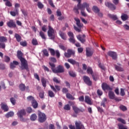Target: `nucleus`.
I'll list each match as a JSON object with an SVG mask.
<instances>
[{"label": "nucleus", "mask_w": 129, "mask_h": 129, "mask_svg": "<svg viewBox=\"0 0 129 129\" xmlns=\"http://www.w3.org/2000/svg\"><path fill=\"white\" fill-rule=\"evenodd\" d=\"M89 6V4L86 2H85L80 5L78 4L77 6L74 8V12L78 15V14H79V11H78V10H81V15H83V17H86L87 14H86L85 12H84V11H85V9H86L88 13H91V9H90Z\"/></svg>", "instance_id": "nucleus-1"}, {"label": "nucleus", "mask_w": 129, "mask_h": 129, "mask_svg": "<svg viewBox=\"0 0 129 129\" xmlns=\"http://www.w3.org/2000/svg\"><path fill=\"white\" fill-rule=\"evenodd\" d=\"M102 88L103 90H109V98L110 99H113V92L111 91L112 90V89L109 87L107 84L105 83H103L102 84Z\"/></svg>", "instance_id": "nucleus-2"}, {"label": "nucleus", "mask_w": 129, "mask_h": 129, "mask_svg": "<svg viewBox=\"0 0 129 129\" xmlns=\"http://www.w3.org/2000/svg\"><path fill=\"white\" fill-rule=\"evenodd\" d=\"M49 65L51 66V70L54 73H62V72H64V68L61 66H58L56 70L55 69V64L54 63L49 62Z\"/></svg>", "instance_id": "nucleus-3"}, {"label": "nucleus", "mask_w": 129, "mask_h": 129, "mask_svg": "<svg viewBox=\"0 0 129 129\" xmlns=\"http://www.w3.org/2000/svg\"><path fill=\"white\" fill-rule=\"evenodd\" d=\"M75 126L73 125L72 124L69 125V127L70 129H85L84 125L80 121L75 122Z\"/></svg>", "instance_id": "nucleus-4"}, {"label": "nucleus", "mask_w": 129, "mask_h": 129, "mask_svg": "<svg viewBox=\"0 0 129 129\" xmlns=\"http://www.w3.org/2000/svg\"><path fill=\"white\" fill-rule=\"evenodd\" d=\"M47 34L51 40H54V39H55V30H54V29H53L50 25L48 26Z\"/></svg>", "instance_id": "nucleus-5"}, {"label": "nucleus", "mask_w": 129, "mask_h": 129, "mask_svg": "<svg viewBox=\"0 0 129 129\" xmlns=\"http://www.w3.org/2000/svg\"><path fill=\"white\" fill-rule=\"evenodd\" d=\"M75 20L76 22L77 26L80 28H78L76 26H74V29L75 30L77 31V32H80L81 31V28H82V27H83V24L80 23V20L78 18H75Z\"/></svg>", "instance_id": "nucleus-6"}, {"label": "nucleus", "mask_w": 129, "mask_h": 129, "mask_svg": "<svg viewBox=\"0 0 129 129\" xmlns=\"http://www.w3.org/2000/svg\"><path fill=\"white\" fill-rule=\"evenodd\" d=\"M20 62L21 63V69L22 70H24V69H26V70H29V67L28 66V61L25 60V58L21 59L20 60Z\"/></svg>", "instance_id": "nucleus-7"}, {"label": "nucleus", "mask_w": 129, "mask_h": 129, "mask_svg": "<svg viewBox=\"0 0 129 129\" xmlns=\"http://www.w3.org/2000/svg\"><path fill=\"white\" fill-rule=\"evenodd\" d=\"M47 118L46 117V115L40 111H38V121L39 122H44L46 121Z\"/></svg>", "instance_id": "nucleus-8"}, {"label": "nucleus", "mask_w": 129, "mask_h": 129, "mask_svg": "<svg viewBox=\"0 0 129 129\" xmlns=\"http://www.w3.org/2000/svg\"><path fill=\"white\" fill-rule=\"evenodd\" d=\"M17 115L20 117L21 121H25V119L23 118L24 115H26V111L25 110L22 109L19 111L17 113Z\"/></svg>", "instance_id": "nucleus-9"}, {"label": "nucleus", "mask_w": 129, "mask_h": 129, "mask_svg": "<svg viewBox=\"0 0 129 129\" xmlns=\"http://www.w3.org/2000/svg\"><path fill=\"white\" fill-rule=\"evenodd\" d=\"M83 80L84 82L87 84V85H89V86H90L91 84H92V82L91 81H90V78L88 77V76H84L83 77Z\"/></svg>", "instance_id": "nucleus-10"}, {"label": "nucleus", "mask_w": 129, "mask_h": 129, "mask_svg": "<svg viewBox=\"0 0 129 129\" xmlns=\"http://www.w3.org/2000/svg\"><path fill=\"white\" fill-rule=\"evenodd\" d=\"M68 35L69 37H70L69 41L71 43H73V44H75V39H74V35H73V33L71 32H69L68 33Z\"/></svg>", "instance_id": "nucleus-11"}, {"label": "nucleus", "mask_w": 129, "mask_h": 129, "mask_svg": "<svg viewBox=\"0 0 129 129\" xmlns=\"http://www.w3.org/2000/svg\"><path fill=\"white\" fill-rule=\"evenodd\" d=\"M74 54H75V52L74 51L71 49H68V52L64 53V56L65 57H67V58H69L71 57V55H74Z\"/></svg>", "instance_id": "nucleus-12"}, {"label": "nucleus", "mask_w": 129, "mask_h": 129, "mask_svg": "<svg viewBox=\"0 0 129 129\" xmlns=\"http://www.w3.org/2000/svg\"><path fill=\"white\" fill-rule=\"evenodd\" d=\"M87 72L88 74H91V75H92L93 79L95 81L97 80V79L94 77V75H93V71H92V69L91 67L87 68Z\"/></svg>", "instance_id": "nucleus-13"}, {"label": "nucleus", "mask_w": 129, "mask_h": 129, "mask_svg": "<svg viewBox=\"0 0 129 129\" xmlns=\"http://www.w3.org/2000/svg\"><path fill=\"white\" fill-rule=\"evenodd\" d=\"M58 34L60 37L61 38V39H62V40L67 39V36L66 35V33H64L61 30H59Z\"/></svg>", "instance_id": "nucleus-14"}, {"label": "nucleus", "mask_w": 129, "mask_h": 129, "mask_svg": "<svg viewBox=\"0 0 129 129\" xmlns=\"http://www.w3.org/2000/svg\"><path fill=\"white\" fill-rule=\"evenodd\" d=\"M86 52L87 57H90L93 54V50H92L90 48H87Z\"/></svg>", "instance_id": "nucleus-15"}, {"label": "nucleus", "mask_w": 129, "mask_h": 129, "mask_svg": "<svg viewBox=\"0 0 129 129\" xmlns=\"http://www.w3.org/2000/svg\"><path fill=\"white\" fill-rule=\"evenodd\" d=\"M7 26H8L9 28H16V23L14 22V20H10L8 22Z\"/></svg>", "instance_id": "nucleus-16"}, {"label": "nucleus", "mask_w": 129, "mask_h": 129, "mask_svg": "<svg viewBox=\"0 0 129 129\" xmlns=\"http://www.w3.org/2000/svg\"><path fill=\"white\" fill-rule=\"evenodd\" d=\"M1 105V108L4 111H9V106H8L7 104H6L5 103H2Z\"/></svg>", "instance_id": "nucleus-17"}, {"label": "nucleus", "mask_w": 129, "mask_h": 129, "mask_svg": "<svg viewBox=\"0 0 129 129\" xmlns=\"http://www.w3.org/2000/svg\"><path fill=\"white\" fill-rule=\"evenodd\" d=\"M17 65H19V62L17 61H13V62L10 63V68L11 69H14V68H16V66H17Z\"/></svg>", "instance_id": "nucleus-18"}, {"label": "nucleus", "mask_w": 129, "mask_h": 129, "mask_svg": "<svg viewBox=\"0 0 129 129\" xmlns=\"http://www.w3.org/2000/svg\"><path fill=\"white\" fill-rule=\"evenodd\" d=\"M77 39H78L79 41L81 42V43H84V42H85V35H83V36L78 35L77 36Z\"/></svg>", "instance_id": "nucleus-19"}, {"label": "nucleus", "mask_w": 129, "mask_h": 129, "mask_svg": "<svg viewBox=\"0 0 129 129\" xmlns=\"http://www.w3.org/2000/svg\"><path fill=\"white\" fill-rule=\"evenodd\" d=\"M85 101L88 104H90V105H91L93 103V102L91 101V99H90V98H89V96H85Z\"/></svg>", "instance_id": "nucleus-20"}, {"label": "nucleus", "mask_w": 129, "mask_h": 129, "mask_svg": "<svg viewBox=\"0 0 129 129\" xmlns=\"http://www.w3.org/2000/svg\"><path fill=\"white\" fill-rule=\"evenodd\" d=\"M68 61L73 65H77V66L78 67L79 66V63L76 62V61L73 59H68Z\"/></svg>", "instance_id": "nucleus-21"}, {"label": "nucleus", "mask_w": 129, "mask_h": 129, "mask_svg": "<svg viewBox=\"0 0 129 129\" xmlns=\"http://www.w3.org/2000/svg\"><path fill=\"white\" fill-rule=\"evenodd\" d=\"M10 14L13 17H16L17 15H19V10L18 9H15L14 11H11Z\"/></svg>", "instance_id": "nucleus-22"}, {"label": "nucleus", "mask_w": 129, "mask_h": 129, "mask_svg": "<svg viewBox=\"0 0 129 129\" xmlns=\"http://www.w3.org/2000/svg\"><path fill=\"white\" fill-rule=\"evenodd\" d=\"M121 19L123 21H125L128 19V16L126 14H122L121 16Z\"/></svg>", "instance_id": "nucleus-23"}, {"label": "nucleus", "mask_w": 129, "mask_h": 129, "mask_svg": "<svg viewBox=\"0 0 129 129\" xmlns=\"http://www.w3.org/2000/svg\"><path fill=\"white\" fill-rule=\"evenodd\" d=\"M22 56H23V53H22V51L18 50L17 51V57L18 59L20 60H21V59H24V58L22 57Z\"/></svg>", "instance_id": "nucleus-24"}, {"label": "nucleus", "mask_w": 129, "mask_h": 129, "mask_svg": "<svg viewBox=\"0 0 129 129\" xmlns=\"http://www.w3.org/2000/svg\"><path fill=\"white\" fill-rule=\"evenodd\" d=\"M105 5L109 9H111V8H113V5H112V4L110 3L109 2H105Z\"/></svg>", "instance_id": "nucleus-25"}, {"label": "nucleus", "mask_w": 129, "mask_h": 129, "mask_svg": "<svg viewBox=\"0 0 129 129\" xmlns=\"http://www.w3.org/2000/svg\"><path fill=\"white\" fill-rule=\"evenodd\" d=\"M73 109L75 111V113H79V112L81 111V110L78 108L76 106H73Z\"/></svg>", "instance_id": "nucleus-26"}, {"label": "nucleus", "mask_w": 129, "mask_h": 129, "mask_svg": "<svg viewBox=\"0 0 129 129\" xmlns=\"http://www.w3.org/2000/svg\"><path fill=\"white\" fill-rule=\"evenodd\" d=\"M115 68L117 71H119V72H123V69H122V68H121V67H120V66H116V64H115Z\"/></svg>", "instance_id": "nucleus-27"}, {"label": "nucleus", "mask_w": 129, "mask_h": 129, "mask_svg": "<svg viewBox=\"0 0 129 129\" xmlns=\"http://www.w3.org/2000/svg\"><path fill=\"white\" fill-rule=\"evenodd\" d=\"M19 88L21 91H25L26 90V86L24 84H21L19 85Z\"/></svg>", "instance_id": "nucleus-28"}, {"label": "nucleus", "mask_w": 129, "mask_h": 129, "mask_svg": "<svg viewBox=\"0 0 129 129\" xmlns=\"http://www.w3.org/2000/svg\"><path fill=\"white\" fill-rule=\"evenodd\" d=\"M31 103L34 108H37L38 107V103H37L36 100H34Z\"/></svg>", "instance_id": "nucleus-29"}, {"label": "nucleus", "mask_w": 129, "mask_h": 129, "mask_svg": "<svg viewBox=\"0 0 129 129\" xmlns=\"http://www.w3.org/2000/svg\"><path fill=\"white\" fill-rule=\"evenodd\" d=\"M92 10L94 13H99V9H98V7L96 6H93L92 8Z\"/></svg>", "instance_id": "nucleus-30"}, {"label": "nucleus", "mask_w": 129, "mask_h": 129, "mask_svg": "<svg viewBox=\"0 0 129 129\" xmlns=\"http://www.w3.org/2000/svg\"><path fill=\"white\" fill-rule=\"evenodd\" d=\"M39 36H40V37L42 38V39H43V40H46V36H45V33H44L43 31H40Z\"/></svg>", "instance_id": "nucleus-31"}, {"label": "nucleus", "mask_w": 129, "mask_h": 129, "mask_svg": "<svg viewBox=\"0 0 129 129\" xmlns=\"http://www.w3.org/2000/svg\"><path fill=\"white\" fill-rule=\"evenodd\" d=\"M67 98H68L69 99H71L72 100H74V97L72 96L70 93H67L66 94Z\"/></svg>", "instance_id": "nucleus-32"}, {"label": "nucleus", "mask_w": 129, "mask_h": 129, "mask_svg": "<svg viewBox=\"0 0 129 129\" xmlns=\"http://www.w3.org/2000/svg\"><path fill=\"white\" fill-rule=\"evenodd\" d=\"M15 37L17 42H21V36H20V35H19L18 34H15Z\"/></svg>", "instance_id": "nucleus-33"}, {"label": "nucleus", "mask_w": 129, "mask_h": 129, "mask_svg": "<svg viewBox=\"0 0 129 129\" xmlns=\"http://www.w3.org/2000/svg\"><path fill=\"white\" fill-rule=\"evenodd\" d=\"M14 114V112L11 111L8 112L7 114H6V116L7 117H11V116H13Z\"/></svg>", "instance_id": "nucleus-34"}, {"label": "nucleus", "mask_w": 129, "mask_h": 129, "mask_svg": "<svg viewBox=\"0 0 129 129\" xmlns=\"http://www.w3.org/2000/svg\"><path fill=\"white\" fill-rule=\"evenodd\" d=\"M27 99L28 101H31V103L33 102L35 100V99L32 96H28L27 98Z\"/></svg>", "instance_id": "nucleus-35"}, {"label": "nucleus", "mask_w": 129, "mask_h": 129, "mask_svg": "<svg viewBox=\"0 0 129 129\" xmlns=\"http://www.w3.org/2000/svg\"><path fill=\"white\" fill-rule=\"evenodd\" d=\"M106 101H107L106 98H104L101 103V106H103V107H105V103H106Z\"/></svg>", "instance_id": "nucleus-36"}, {"label": "nucleus", "mask_w": 129, "mask_h": 129, "mask_svg": "<svg viewBox=\"0 0 129 129\" xmlns=\"http://www.w3.org/2000/svg\"><path fill=\"white\" fill-rule=\"evenodd\" d=\"M119 108L123 111H125L127 110V108H126V107H125V106H123V105H120L119 106Z\"/></svg>", "instance_id": "nucleus-37"}, {"label": "nucleus", "mask_w": 129, "mask_h": 129, "mask_svg": "<svg viewBox=\"0 0 129 129\" xmlns=\"http://www.w3.org/2000/svg\"><path fill=\"white\" fill-rule=\"evenodd\" d=\"M37 119V115L33 114L31 116L30 119L31 120H36Z\"/></svg>", "instance_id": "nucleus-38"}, {"label": "nucleus", "mask_w": 129, "mask_h": 129, "mask_svg": "<svg viewBox=\"0 0 129 129\" xmlns=\"http://www.w3.org/2000/svg\"><path fill=\"white\" fill-rule=\"evenodd\" d=\"M7 40V37H5V36H0V42H6Z\"/></svg>", "instance_id": "nucleus-39"}, {"label": "nucleus", "mask_w": 129, "mask_h": 129, "mask_svg": "<svg viewBox=\"0 0 129 129\" xmlns=\"http://www.w3.org/2000/svg\"><path fill=\"white\" fill-rule=\"evenodd\" d=\"M32 43L34 46L38 45V41H37V39L33 38L32 41Z\"/></svg>", "instance_id": "nucleus-40"}, {"label": "nucleus", "mask_w": 129, "mask_h": 129, "mask_svg": "<svg viewBox=\"0 0 129 129\" xmlns=\"http://www.w3.org/2000/svg\"><path fill=\"white\" fill-rule=\"evenodd\" d=\"M41 83L42 84V86H43V87H46V80H45V79L42 78L41 79Z\"/></svg>", "instance_id": "nucleus-41"}, {"label": "nucleus", "mask_w": 129, "mask_h": 129, "mask_svg": "<svg viewBox=\"0 0 129 129\" xmlns=\"http://www.w3.org/2000/svg\"><path fill=\"white\" fill-rule=\"evenodd\" d=\"M119 122H120L121 123H123V124H126V122H125V120H124V119L119 118H117V119Z\"/></svg>", "instance_id": "nucleus-42"}, {"label": "nucleus", "mask_w": 129, "mask_h": 129, "mask_svg": "<svg viewBox=\"0 0 129 129\" xmlns=\"http://www.w3.org/2000/svg\"><path fill=\"white\" fill-rule=\"evenodd\" d=\"M48 95L50 97H54V96H55V94L52 91H48Z\"/></svg>", "instance_id": "nucleus-43"}, {"label": "nucleus", "mask_w": 129, "mask_h": 129, "mask_svg": "<svg viewBox=\"0 0 129 129\" xmlns=\"http://www.w3.org/2000/svg\"><path fill=\"white\" fill-rule=\"evenodd\" d=\"M49 51L50 52L51 55H52V56H54V55H55V50H54V49H52V48H49Z\"/></svg>", "instance_id": "nucleus-44"}, {"label": "nucleus", "mask_w": 129, "mask_h": 129, "mask_svg": "<svg viewBox=\"0 0 129 129\" xmlns=\"http://www.w3.org/2000/svg\"><path fill=\"white\" fill-rule=\"evenodd\" d=\"M120 94L121 96H124L125 95V93L124 92V89H120Z\"/></svg>", "instance_id": "nucleus-45"}, {"label": "nucleus", "mask_w": 129, "mask_h": 129, "mask_svg": "<svg viewBox=\"0 0 129 129\" xmlns=\"http://www.w3.org/2000/svg\"><path fill=\"white\" fill-rule=\"evenodd\" d=\"M37 6L39 9H43V8H44V5L41 2H38L37 3Z\"/></svg>", "instance_id": "nucleus-46"}, {"label": "nucleus", "mask_w": 129, "mask_h": 129, "mask_svg": "<svg viewBox=\"0 0 129 129\" xmlns=\"http://www.w3.org/2000/svg\"><path fill=\"white\" fill-rule=\"evenodd\" d=\"M43 53L44 56H46L47 57L49 56V52H48V51H47V49H44L43 50Z\"/></svg>", "instance_id": "nucleus-47"}, {"label": "nucleus", "mask_w": 129, "mask_h": 129, "mask_svg": "<svg viewBox=\"0 0 129 129\" xmlns=\"http://www.w3.org/2000/svg\"><path fill=\"white\" fill-rule=\"evenodd\" d=\"M69 74L72 77H75L76 76V74L73 71L69 72Z\"/></svg>", "instance_id": "nucleus-48"}, {"label": "nucleus", "mask_w": 129, "mask_h": 129, "mask_svg": "<svg viewBox=\"0 0 129 129\" xmlns=\"http://www.w3.org/2000/svg\"><path fill=\"white\" fill-rule=\"evenodd\" d=\"M63 109L65 110H70V105H69V104L64 105Z\"/></svg>", "instance_id": "nucleus-49"}, {"label": "nucleus", "mask_w": 129, "mask_h": 129, "mask_svg": "<svg viewBox=\"0 0 129 129\" xmlns=\"http://www.w3.org/2000/svg\"><path fill=\"white\" fill-rule=\"evenodd\" d=\"M118 126L119 127V129H127L126 127H125V126L122 125V124H118Z\"/></svg>", "instance_id": "nucleus-50"}, {"label": "nucleus", "mask_w": 129, "mask_h": 129, "mask_svg": "<svg viewBox=\"0 0 129 129\" xmlns=\"http://www.w3.org/2000/svg\"><path fill=\"white\" fill-rule=\"evenodd\" d=\"M10 101L13 105H15V104H16V99H15V98H11L10 99Z\"/></svg>", "instance_id": "nucleus-51"}, {"label": "nucleus", "mask_w": 129, "mask_h": 129, "mask_svg": "<svg viewBox=\"0 0 129 129\" xmlns=\"http://www.w3.org/2000/svg\"><path fill=\"white\" fill-rule=\"evenodd\" d=\"M41 30L43 32H47V26L44 25L41 27Z\"/></svg>", "instance_id": "nucleus-52"}, {"label": "nucleus", "mask_w": 129, "mask_h": 129, "mask_svg": "<svg viewBox=\"0 0 129 129\" xmlns=\"http://www.w3.org/2000/svg\"><path fill=\"white\" fill-rule=\"evenodd\" d=\"M48 3L51 7H52V8H55V6H54V4H53V1H52V0H48Z\"/></svg>", "instance_id": "nucleus-53"}, {"label": "nucleus", "mask_w": 129, "mask_h": 129, "mask_svg": "<svg viewBox=\"0 0 129 129\" xmlns=\"http://www.w3.org/2000/svg\"><path fill=\"white\" fill-rule=\"evenodd\" d=\"M113 59L114 60L117 59V54L115 52H113Z\"/></svg>", "instance_id": "nucleus-54"}, {"label": "nucleus", "mask_w": 129, "mask_h": 129, "mask_svg": "<svg viewBox=\"0 0 129 129\" xmlns=\"http://www.w3.org/2000/svg\"><path fill=\"white\" fill-rule=\"evenodd\" d=\"M62 92L63 93H66V94H67V93H68V89H67V88H63L62 89Z\"/></svg>", "instance_id": "nucleus-55"}, {"label": "nucleus", "mask_w": 129, "mask_h": 129, "mask_svg": "<svg viewBox=\"0 0 129 129\" xmlns=\"http://www.w3.org/2000/svg\"><path fill=\"white\" fill-rule=\"evenodd\" d=\"M20 45H21V46H23L24 47H25V46H27V42L26 41L21 42Z\"/></svg>", "instance_id": "nucleus-56"}, {"label": "nucleus", "mask_w": 129, "mask_h": 129, "mask_svg": "<svg viewBox=\"0 0 129 129\" xmlns=\"http://www.w3.org/2000/svg\"><path fill=\"white\" fill-rule=\"evenodd\" d=\"M0 48L5 49V48H6V44H5L4 43H0Z\"/></svg>", "instance_id": "nucleus-57"}, {"label": "nucleus", "mask_w": 129, "mask_h": 129, "mask_svg": "<svg viewBox=\"0 0 129 129\" xmlns=\"http://www.w3.org/2000/svg\"><path fill=\"white\" fill-rule=\"evenodd\" d=\"M6 6H7V7H12V3H11L10 2V1H7L6 3H5Z\"/></svg>", "instance_id": "nucleus-58"}, {"label": "nucleus", "mask_w": 129, "mask_h": 129, "mask_svg": "<svg viewBox=\"0 0 129 129\" xmlns=\"http://www.w3.org/2000/svg\"><path fill=\"white\" fill-rule=\"evenodd\" d=\"M55 53L57 58H59L60 57V52H59V50H56Z\"/></svg>", "instance_id": "nucleus-59"}, {"label": "nucleus", "mask_w": 129, "mask_h": 129, "mask_svg": "<svg viewBox=\"0 0 129 129\" xmlns=\"http://www.w3.org/2000/svg\"><path fill=\"white\" fill-rule=\"evenodd\" d=\"M42 68L44 69V71H47V72H49V68H48L47 67L43 66H42Z\"/></svg>", "instance_id": "nucleus-60"}, {"label": "nucleus", "mask_w": 129, "mask_h": 129, "mask_svg": "<svg viewBox=\"0 0 129 129\" xmlns=\"http://www.w3.org/2000/svg\"><path fill=\"white\" fill-rule=\"evenodd\" d=\"M27 111L28 113H31V112H32V108L31 107H28L27 108Z\"/></svg>", "instance_id": "nucleus-61"}, {"label": "nucleus", "mask_w": 129, "mask_h": 129, "mask_svg": "<svg viewBox=\"0 0 129 129\" xmlns=\"http://www.w3.org/2000/svg\"><path fill=\"white\" fill-rule=\"evenodd\" d=\"M53 81L54 82H55V83H60V81L57 79V78H54Z\"/></svg>", "instance_id": "nucleus-62"}, {"label": "nucleus", "mask_w": 129, "mask_h": 129, "mask_svg": "<svg viewBox=\"0 0 129 129\" xmlns=\"http://www.w3.org/2000/svg\"><path fill=\"white\" fill-rule=\"evenodd\" d=\"M123 27L126 30H129V26L127 24H124Z\"/></svg>", "instance_id": "nucleus-63"}, {"label": "nucleus", "mask_w": 129, "mask_h": 129, "mask_svg": "<svg viewBox=\"0 0 129 129\" xmlns=\"http://www.w3.org/2000/svg\"><path fill=\"white\" fill-rule=\"evenodd\" d=\"M49 129H55V126L53 124H50L49 126Z\"/></svg>", "instance_id": "nucleus-64"}]
</instances>
